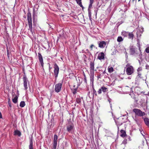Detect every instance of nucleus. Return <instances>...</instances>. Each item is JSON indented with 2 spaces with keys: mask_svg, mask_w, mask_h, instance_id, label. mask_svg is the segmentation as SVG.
<instances>
[{
  "mask_svg": "<svg viewBox=\"0 0 149 149\" xmlns=\"http://www.w3.org/2000/svg\"><path fill=\"white\" fill-rule=\"evenodd\" d=\"M33 140L32 139H31L30 142V145L29 146V149H33Z\"/></svg>",
  "mask_w": 149,
  "mask_h": 149,
  "instance_id": "4be33fe9",
  "label": "nucleus"
},
{
  "mask_svg": "<svg viewBox=\"0 0 149 149\" xmlns=\"http://www.w3.org/2000/svg\"><path fill=\"white\" fill-rule=\"evenodd\" d=\"M38 56L39 60L40 63L42 67H43L44 64V63L43 62V59L42 58V57L40 53H38Z\"/></svg>",
  "mask_w": 149,
  "mask_h": 149,
  "instance_id": "9b49d317",
  "label": "nucleus"
},
{
  "mask_svg": "<svg viewBox=\"0 0 149 149\" xmlns=\"http://www.w3.org/2000/svg\"><path fill=\"white\" fill-rule=\"evenodd\" d=\"M14 135H18L19 136H20L21 135V132H20V131L17 130H15L14 131Z\"/></svg>",
  "mask_w": 149,
  "mask_h": 149,
  "instance_id": "6ab92c4d",
  "label": "nucleus"
},
{
  "mask_svg": "<svg viewBox=\"0 0 149 149\" xmlns=\"http://www.w3.org/2000/svg\"><path fill=\"white\" fill-rule=\"evenodd\" d=\"M116 124L117 126L121 125L123 123V120L121 118H118L115 120Z\"/></svg>",
  "mask_w": 149,
  "mask_h": 149,
  "instance_id": "ddd939ff",
  "label": "nucleus"
},
{
  "mask_svg": "<svg viewBox=\"0 0 149 149\" xmlns=\"http://www.w3.org/2000/svg\"><path fill=\"white\" fill-rule=\"evenodd\" d=\"M126 72L128 75H131L134 72L133 67L132 66H130L127 67L126 70Z\"/></svg>",
  "mask_w": 149,
  "mask_h": 149,
  "instance_id": "0eeeda50",
  "label": "nucleus"
},
{
  "mask_svg": "<svg viewBox=\"0 0 149 149\" xmlns=\"http://www.w3.org/2000/svg\"><path fill=\"white\" fill-rule=\"evenodd\" d=\"M128 32L123 31L121 33V35L125 37H127L128 36Z\"/></svg>",
  "mask_w": 149,
  "mask_h": 149,
  "instance_id": "412c9836",
  "label": "nucleus"
},
{
  "mask_svg": "<svg viewBox=\"0 0 149 149\" xmlns=\"http://www.w3.org/2000/svg\"><path fill=\"white\" fill-rule=\"evenodd\" d=\"M135 1V3L136 2V0H132V1L133 2H134Z\"/></svg>",
  "mask_w": 149,
  "mask_h": 149,
  "instance_id": "a18cd8bd",
  "label": "nucleus"
},
{
  "mask_svg": "<svg viewBox=\"0 0 149 149\" xmlns=\"http://www.w3.org/2000/svg\"><path fill=\"white\" fill-rule=\"evenodd\" d=\"M89 18L90 20L91 21H92V18L91 17H89Z\"/></svg>",
  "mask_w": 149,
  "mask_h": 149,
  "instance_id": "49530a36",
  "label": "nucleus"
},
{
  "mask_svg": "<svg viewBox=\"0 0 149 149\" xmlns=\"http://www.w3.org/2000/svg\"><path fill=\"white\" fill-rule=\"evenodd\" d=\"M134 100H135V102L136 104H137V102H138V99H136V98H135V99H134Z\"/></svg>",
  "mask_w": 149,
  "mask_h": 149,
  "instance_id": "4c0bfd02",
  "label": "nucleus"
},
{
  "mask_svg": "<svg viewBox=\"0 0 149 149\" xmlns=\"http://www.w3.org/2000/svg\"><path fill=\"white\" fill-rule=\"evenodd\" d=\"M141 36V34H140V35H139V36Z\"/></svg>",
  "mask_w": 149,
  "mask_h": 149,
  "instance_id": "5fc2aeb1",
  "label": "nucleus"
},
{
  "mask_svg": "<svg viewBox=\"0 0 149 149\" xmlns=\"http://www.w3.org/2000/svg\"><path fill=\"white\" fill-rule=\"evenodd\" d=\"M90 77L91 81L93 82L94 81V72H90Z\"/></svg>",
  "mask_w": 149,
  "mask_h": 149,
  "instance_id": "a211bd4d",
  "label": "nucleus"
},
{
  "mask_svg": "<svg viewBox=\"0 0 149 149\" xmlns=\"http://www.w3.org/2000/svg\"><path fill=\"white\" fill-rule=\"evenodd\" d=\"M78 4L83 9L84 8V7L82 4V2L81 0H75Z\"/></svg>",
  "mask_w": 149,
  "mask_h": 149,
  "instance_id": "f3484780",
  "label": "nucleus"
},
{
  "mask_svg": "<svg viewBox=\"0 0 149 149\" xmlns=\"http://www.w3.org/2000/svg\"><path fill=\"white\" fill-rule=\"evenodd\" d=\"M49 27L50 28H51L52 29H53V28L52 27V26H51V25H49Z\"/></svg>",
  "mask_w": 149,
  "mask_h": 149,
  "instance_id": "c03bdc74",
  "label": "nucleus"
},
{
  "mask_svg": "<svg viewBox=\"0 0 149 149\" xmlns=\"http://www.w3.org/2000/svg\"><path fill=\"white\" fill-rule=\"evenodd\" d=\"M145 51L147 53H149V47H148L146 48Z\"/></svg>",
  "mask_w": 149,
  "mask_h": 149,
  "instance_id": "2f4dec72",
  "label": "nucleus"
},
{
  "mask_svg": "<svg viewBox=\"0 0 149 149\" xmlns=\"http://www.w3.org/2000/svg\"><path fill=\"white\" fill-rule=\"evenodd\" d=\"M139 50L141 52V50H140V46H139Z\"/></svg>",
  "mask_w": 149,
  "mask_h": 149,
  "instance_id": "de8ad7c7",
  "label": "nucleus"
},
{
  "mask_svg": "<svg viewBox=\"0 0 149 149\" xmlns=\"http://www.w3.org/2000/svg\"><path fill=\"white\" fill-rule=\"evenodd\" d=\"M143 30V28H141V29H139V31H138L136 33V35L138 37L139 35L138 34V33L139 32H140L141 33H142Z\"/></svg>",
  "mask_w": 149,
  "mask_h": 149,
  "instance_id": "bb28decb",
  "label": "nucleus"
},
{
  "mask_svg": "<svg viewBox=\"0 0 149 149\" xmlns=\"http://www.w3.org/2000/svg\"><path fill=\"white\" fill-rule=\"evenodd\" d=\"M106 73V72H105V70H104L103 72V74H104Z\"/></svg>",
  "mask_w": 149,
  "mask_h": 149,
  "instance_id": "09e8293b",
  "label": "nucleus"
},
{
  "mask_svg": "<svg viewBox=\"0 0 149 149\" xmlns=\"http://www.w3.org/2000/svg\"><path fill=\"white\" fill-rule=\"evenodd\" d=\"M130 54L132 55H137L139 54V52L135 48L132 46L130 48Z\"/></svg>",
  "mask_w": 149,
  "mask_h": 149,
  "instance_id": "20e7f679",
  "label": "nucleus"
},
{
  "mask_svg": "<svg viewBox=\"0 0 149 149\" xmlns=\"http://www.w3.org/2000/svg\"><path fill=\"white\" fill-rule=\"evenodd\" d=\"M88 16L89 17H91V13L90 11L88 10Z\"/></svg>",
  "mask_w": 149,
  "mask_h": 149,
  "instance_id": "72a5a7b5",
  "label": "nucleus"
},
{
  "mask_svg": "<svg viewBox=\"0 0 149 149\" xmlns=\"http://www.w3.org/2000/svg\"><path fill=\"white\" fill-rule=\"evenodd\" d=\"M127 139H125L122 142V144H123L125 145H126L127 142Z\"/></svg>",
  "mask_w": 149,
  "mask_h": 149,
  "instance_id": "7c9ffc66",
  "label": "nucleus"
},
{
  "mask_svg": "<svg viewBox=\"0 0 149 149\" xmlns=\"http://www.w3.org/2000/svg\"><path fill=\"white\" fill-rule=\"evenodd\" d=\"M121 134L120 136L122 137H125L126 136V132L125 130H121L120 131Z\"/></svg>",
  "mask_w": 149,
  "mask_h": 149,
  "instance_id": "2eb2a0df",
  "label": "nucleus"
},
{
  "mask_svg": "<svg viewBox=\"0 0 149 149\" xmlns=\"http://www.w3.org/2000/svg\"><path fill=\"white\" fill-rule=\"evenodd\" d=\"M148 96H149V93L148 94Z\"/></svg>",
  "mask_w": 149,
  "mask_h": 149,
  "instance_id": "6e6d98bb",
  "label": "nucleus"
},
{
  "mask_svg": "<svg viewBox=\"0 0 149 149\" xmlns=\"http://www.w3.org/2000/svg\"><path fill=\"white\" fill-rule=\"evenodd\" d=\"M118 131H119V127H118Z\"/></svg>",
  "mask_w": 149,
  "mask_h": 149,
  "instance_id": "8fccbe9b",
  "label": "nucleus"
},
{
  "mask_svg": "<svg viewBox=\"0 0 149 149\" xmlns=\"http://www.w3.org/2000/svg\"><path fill=\"white\" fill-rule=\"evenodd\" d=\"M23 81L24 86V90H26L28 89L27 81V79L25 75H24L23 78Z\"/></svg>",
  "mask_w": 149,
  "mask_h": 149,
  "instance_id": "6e6552de",
  "label": "nucleus"
},
{
  "mask_svg": "<svg viewBox=\"0 0 149 149\" xmlns=\"http://www.w3.org/2000/svg\"><path fill=\"white\" fill-rule=\"evenodd\" d=\"M108 72L109 73H111L114 71L113 68V67H111L108 68Z\"/></svg>",
  "mask_w": 149,
  "mask_h": 149,
  "instance_id": "a878e982",
  "label": "nucleus"
},
{
  "mask_svg": "<svg viewBox=\"0 0 149 149\" xmlns=\"http://www.w3.org/2000/svg\"><path fill=\"white\" fill-rule=\"evenodd\" d=\"M134 120L135 121V122H136V123L137 124H138V120H137V119H136V118H135L134 119Z\"/></svg>",
  "mask_w": 149,
  "mask_h": 149,
  "instance_id": "79ce46f5",
  "label": "nucleus"
},
{
  "mask_svg": "<svg viewBox=\"0 0 149 149\" xmlns=\"http://www.w3.org/2000/svg\"><path fill=\"white\" fill-rule=\"evenodd\" d=\"M102 91L104 93L107 92L108 91L107 88L105 87L104 86H103L101 87V88L99 90L98 93L99 94H100L102 93Z\"/></svg>",
  "mask_w": 149,
  "mask_h": 149,
  "instance_id": "1a4fd4ad",
  "label": "nucleus"
},
{
  "mask_svg": "<svg viewBox=\"0 0 149 149\" xmlns=\"http://www.w3.org/2000/svg\"><path fill=\"white\" fill-rule=\"evenodd\" d=\"M94 47V45L92 44L90 46V48L91 49V50H92L93 49V47Z\"/></svg>",
  "mask_w": 149,
  "mask_h": 149,
  "instance_id": "f704fd0d",
  "label": "nucleus"
},
{
  "mask_svg": "<svg viewBox=\"0 0 149 149\" xmlns=\"http://www.w3.org/2000/svg\"><path fill=\"white\" fill-rule=\"evenodd\" d=\"M141 76V74L140 73H138V75L137 76V77L138 78H140Z\"/></svg>",
  "mask_w": 149,
  "mask_h": 149,
  "instance_id": "c9c22d12",
  "label": "nucleus"
},
{
  "mask_svg": "<svg viewBox=\"0 0 149 149\" xmlns=\"http://www.w3.org/2000/svg\"><path fill=\"white\" fill-rule=\"evenodd\" d=\"M98 44L99 47L103 48L105 47L106 43L104 41H100L98 42Z\"/></svg>",
  "mask_w": 149,
  "mask_h": 149,
  "instance_id": "f8f14e48",
  "label": "nucleus"
},
{
  "mask_svg": "<svg viewBox=\"0 0 149 149\" xmlns=\"http://www.w3.org/2000/svg\"><path fill=\"white\" fill-rule=\"evenodd\" d=\"M84 80H85V81H86V78H84Z\"/></svg>",
  "mask_w": 149,
  "mask_h": 149,
  "instance_id": "603ef678",
  "label": "nucleus"
},
{
  "mask_svg": "<svg viewBox=\"0 0 149 149\" xmlns=\"http://www.w3.org/2000/svg\"><path fill=\"white\" fill-rule=\"evenodd\" d=\"M141 0H138V1L139 2V1H140Z\"/></svg>",
  "mask_w": 149,
  "mask_h": 149,
  "instance_id": "864d4df0",
  "label": "nucleus"
},
{
  "mask_svg": "<svg viewBox=\"0 0 149 149\" xmlns=\"http://www.w3.org/2000/svg\"><path fill=\"white\" fill-rule=\"evenodd\" d=\"M77 89V88H74V91H73V93L74 94H75L76 93Z\"/></svg>",
  "mask_w": 149,
  "mask_h": 149,
  "instance_id": "e433bc0d",
  "label": "nucleus"
},
{
  "mask_svg": "<svg viewBox=\"0 0 149 149\" xmlns=\"http://www.w3.org/2000/svg\"><path fill=\"white\" fill-rule=\"evenodd\" d=\"M7 55L8 58H9V53L8 50L7 51Z\"/></svg>",
  "mask_w": 149,
  "mask_h": 149,
  "instance_id": "a19ab883",
  "label": "nucleus"
},
{
  "mask_svg": "<svg viewBox=\"0 0 149 149\" xmlns=\"http://www.w3.org/2000/svg\"><path fill=\"white\" fill-rule=\"evenodd\" d=\"M58 139V137L55 134L54 136V141H57Z\"/></svg>",
  "mask_w": 149,
  "mask_h": 149,
  "instance_id": "c756f323",
  "label": "nucleus"
},
{
  "mask_svg": "<svg viewBox=\"0 0 149 149\" xmlns=\"http://www.w3.org/2000/svg\"><path fill=\"white\" fill-rule=\"evenodd\" d=\"M33 19L34 18L33 14Z\"/></svg>",
  "mask_w": 149,
  "mask_h": 149,
  "instance_id": "3c124183",
  "label": "nucleus"
},
{
  "mask_svg": "<svg viewBox=\"0 0 149 149\" xmlns=\"http://www.w3.org/2000/svg\"><path fill=\"white\" fill-rule=\"evenodd\" d=\"M92 6V4L90 3L89 6V9L91 8Z\"/></svg>",
  "mask_w": 149,
  "mask_h": 149,
  "instance_id": "58836bf2",
  "label": "nucleus"
},
{
  "mask_svg": "<svg viewBox=\"0 0 149 149\" xmlns=\"http://www.w3.org/2000/svg\"><path fill=\"white\" fill-rule=\"evenodd\" d=\"M25 105V104L24 102L22 101L20 102V106L22 107H24Z\"/></svg>",
  "mask_w": 149,
  "mask_h": 149,
  "instance_id": "393cba45",
  "label": "nucleus"
},
{
  "mask_svg": "<svg viewBox=\"0 0 149 149\" xmlns=\"http://www.w3.org/2000/svg\"><path fill=\"white\" fill-rule=\"evenodd\" d=\"M2 118V116L1 114L0 111V118Z\"/></svg>",
  "mask_w": 149,
  "mask_h": 149,
  "instance_id": "37998d69",
  "label": "nucleus"
},
{
  "mask_svg": "<svg viewBox=\"0 0 149 149\" xmlns=\"http://www.w3.org/2000/svg\"><path fill=\"white\" fill-rule=\"evenodd\" d=\"M128 36V38L132 39V40L134 38V35L133 33L132 32H129Z\"/></svg>",
  "mask_w": 149,
  "mask_h": 149,
  "instance_id": "dca6fc26",
  "label": "nucleus"
},
{
  "mask_svg": "<svg viewBox=\"0 0 149 149\" xmlns=\"http://www.w3.org/2000/svg\"><path fill=\"white\" fill-rule=\"evenodd\" d=\"M132 112L135 113V116H138L142 117L146 115V113L142 111L140 109H138L134 108L132 110Z\"/></svg>",
  "mask_w": 149,
  "mask_h": 149,
  "instance_id": "f03ea898",
  "label": "nucleus"
},
{
  "mask_svg": "<svg viewBox=\"0 0 149 149\" xmlns=\"http://www.w3.org/2000/svg\"><path fill=\"white\" fill-rule=\"evenodd\" d=\"M54 74L55 77V79H56L59 73V68L58 65L56 63H55L54 65Z\"/></svg>",
  "mask_w": 149,
  "mask_h": 149,
  "instance_id": "39448f33",
  "label": "nucleus"
},
{
  "mask_svg": "<svg viewBox=\"0 0 149 149\" xmlns=\"http://www.w3.org/2000/svg\"><path fill=\"white\" fill-rule=\"evenodd\" d=\"M18 97L17 95H15L12 101L14 103H16L17 102Z\"/></svg>",
  "mask_w": 149,
  "mask_h": 149,
  "instance_id": "5701e85b",
  "label": "nucleus"
},
{
  "mask_svg": "<svg viewBox=\"0 0 149 149\" xmlns=\"http://www.w3.org/2000/svg\"><path fill=\"white\" fill-rule=\"evenodd\" d=\"M90 72H94V62L91 61L90 63Z\"/></svg>",
  "mask_w": 149,
  "mask_h": 149,
  "instance_id": "9d476101",
  "label": "nucleus"
},
{
  "mask_svg": "<svg viewBox=\"0 0 149 149\" xmlns=\"http://www.w3.org/2000/svg\"><path fill=\"white\" fill-rule=\"evenodd\" d=\"M57 145V141H54L53 142V148L55 149H56V146Z\"/></svg>",
  "mask_w": 149,
  "mask_h": 149,
  "instance_id": "cd10ccee",
  "label": "nucleus"
},
{
  "mask_svg": "<svg viewBox=\"0 0 149 149\" xmlns=\"http://www.w3.org/2000/svg\"><path fill=\"white\" fill-rule=\"evenodd\" d=\"M97 58L99 59L100 60L104 59V53L103 52L100 53L98 55Z\"/></svg>",
  "mask_w": 149,
  "mask_h": 149,
  "instance_id": "4468645a",
  "label": "nucleus"
},
{
  "mask_svg": "<svg viewBox=\"0 0 149 149\" xmlns=\"http://www.w3.org/2000/svg\"><path fill=\"white\" fill-rule=\"evenodd\" d=\"M76 101L77 103L79 104L81 102V100L80 98H77L76 99Z\"/></svg>",
  "mask_w": 149,
  "mask_h": 149,
  "instance_id": "c85d7f7f",
  "label": "nucleus"
},
{
  "mask_svg": "<svg viewBox=\"0 0 149 149\" xmlns=\"http://www.w3.org/2000/svg\"><path fill=\"white\" fill-rule=\"evenodd\" d=\"M123 40V39L121 36L118 37L117 39V41L119 42L122 41Z\"/></svg>",
  "mask_w": 149,
  "mask_h": 149,
  "instance_id": "b1692460",
  "label": "nucleus"
},
{
  "mask_svg": "<svg viewBox=\"0 0 149 149\" xmlns=\"http://www.w3.org/2000/svg\"><path fill=\"white\" fill-rule=\"evenodd\" d=\"M27 20L29 26V30L32 33L33 32V28L32 23L31 14L30 12H28L27 14Z\"/></svg>",
  "mask_w": 149,
  "mask_h": 149,
  "instance_id": "f257e3e1",
  "label": "nucleus"
},
{
  "mask_svg": "<svg viewBox=\"0 0 149 149\" xmlns=\"http://www.w3.org/2000/svg\"><path fill=\"white\" fill-rule=\"evenodd\" d=\"M90 3L92 4L94 2V0H90Z\"/></svg>",
  "mask_w": 149,
  "mask_h": 149,
  "instance_id": "ea45409f",
  "label": "nucleus"
},
{
  "mask_svg": "<svg viewBox=\"0 0 149 149\" xmlns=\"http://www.w3.org/2000/svg\"><path fill=\"white\" fill-rule=\"evenodd\" d=\"M74 129V123L71 121H68L66 124L67 131L69 133L72 132Z\"/></svg>",
  "mask_w": 149,
  "mask_h": 149,
  "instance_id": "7ed1b4c3",
  "label": "nucleus"
},
{
  "mask_svg": "<svg viewBox=\"0 0 149 149\" xmlns=\"http://www.w3.org/2000/svg\"><path fill=\"white\" fill-rule=\"evenodd\" d=\"M144 120L145 124L149 127V119L147 118H145Z\"/></svg>",
  "mask_w": 149,
  "mask_h": 149,
  "instance_id": "aec40b11",
  "label": "nucleus"
},
{
  "mask_svg": "<svg viewBox=\"0 0 149 149\" xmlns=\"http://www.w3.org/2000/svg\"><path fill=\"white\" fill-rule=\"evenodd\" d=\"M8 104H9V106L10 107H12V105H11V102H10V99H9L8 101Z\"/></svg>",
  "mask_w": 149,
  "mask_h": 149,
  "instance_id": "473e14b6",
  "label": "nucleus"
},
{
  "mask_svg": "<svg viewBox=\"0 0 149 149\" xmlns=\"http://www.w3.org/2000/svg\"><path fill=\"white\" fill-rule=\"evenodd\" d=\"M63 82L60 83L55 85V91L56 92L58 93L61 90Z\"/></svg>",
  "mask_w": 149,
  "mask_h": 149,
  "instance_id": "423d86ee",
  "label": "nucleus"
}]
</instances>
